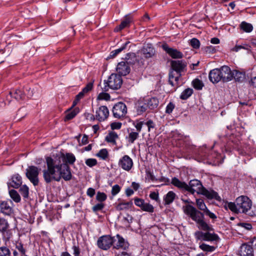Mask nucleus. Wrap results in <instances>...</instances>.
I'll return each mask as SVG.
<instances>
[{"label":"nucleus","mask_w":256,"mask_h":256,"mask_svg":"<svg viewBox=\"0 0 256 256\" xmlns=\"http://www.w3.org/2000/svg\"><path fill=\"white\" fill-rule=\"evenodd\" d=\"M46 161L48 169L44 170V178L46 182H50L52 180L59 181L61 178L65 180L72 178L70 168L67 164H73L76 161L72 154L68 153L64 155L60 153L53 158L48 157Z\"/></svg>","instance_id":"obj_1"},{"label":"nucleus","mask_w":256,"mask_h":256,"mask_svg":"<svg viewBox=\"0 0 256 256\" xmlns=\"http://www.w3.org/2000/svg\"><path fill=\"white\" fill-rule=\"evenodd\" d=\"M182 209L185 214L196 222L200 229L208 231L206 233L202 232H196L195 234L196 238L198 240H217L218 239V236L211 232L210 226L204 221V216L202 212L190 204L183 206Z\"/></svg>","instance_id":"obj_2"},{"label":"nucleus","mask_w":256,"mask_h":256,"mask_svg":"<svg viewBox=\"0 0 256 256\" xmlns=\"http://www.w3.org/2000/svg\"><path fill=\"white\" fill-rule=\"evenodd\" d=\"M186 190L192 194L196 192L198 194H202L207 198H212V194L206 190L202 185L200 182L198 180H191L189 184H188V188Z\"/></svg>","instance_id":"obj_3"},{"label":"nucleus","mask_w":256,"mask_h":256,"mask_svg":"<svg viewBox=\"0 0 256 256\" xmlns=\"http://www.w3.org/2000/svg\"><path fill=\"white\" fill-rule=\"evenodd\" d=\"M122 80L120 76L115 74H112L108 78L107 81L104 82V86L102 90L105 92L108 90L109 88L118 90L122 84Z\"/></svg>","instance_id":"obj_4"},{"label":"nucleus","mask_w":256,"mask_h":256,"mask_svg":"<svg viewBox=\"0 0 256 256\" xmlns=\"http://www.w3.org/2000/svg\"><path fill=\"white\" fill-rule=\"evenodd\" d=\"M236 202L238 208L240 213H246L251 208L252 203L246 196H242L236 198Z\"/></svg>","instance_id":"obj_5"},{"label":"nucleus","mask_w":256,"mask_h":256,"mask_svg":"<svg viewBox=\"0 0 256 256\" xmlns=\"http://www.w3.org/2000/svg\"><path fill=\"white\" fill-rule=\"evenodd\" d=\"M40 170V169L38 170L34 166H30L26 170V176L34 186L38 184V175Z\"/></svg>","instance_id":"obj_6"},{"label":"nucleus","mask_w":256,"mask_h":256,"mask_svg":"<svg viewBox=\"0 0 256 256\" xmlns=\"http://www.w3.org/2000/svg\"><path fill=\"white\" fill-rule=\"evenodd\" d=\"M112 113L115 118H121L124 117L127 114L126 105L122 102H118L113 106Z\"/></svg>","instance_id":"obj_7"},{"label":"nucleus","mask_w":256,"mask_h":256,"mask_svg":"<svg viewBox=\"0 0 256 256\" xmlns=\"http://www.w3.org/2000/svg\"><path fill=\"white\" fill-rule=\"evenodd\" d=\"M118 166L122 170L128 172L133 166V161L128 156L124 155L119 160Z\"/></svg>","instance_id":"obj_8"},{"label":"nucleus","mask_w":256,"mask_h":256,"mask_svg":"<svg viewBox=\"0 0 256 256\" xmlns=\"http://www.w3.org/2000/svg\"><path fill=\"white\" fill-rule=\"evenodd\" d=\"M219 74L222 80L224 82H227L231 80L233 78V74L230 68L226 66H224L218 68Z\"/></svg>","instance_id":"obj_9"},{"label":"nucleus","mask_w":256,"mask_h":256,"mask_svg":"<svg viewBox=\"0 0 256 256\" xmlns=\"http://www.w3.org/2000/svg\"><path fill=\"white\" fill-rule=\"evenodd\" d=\"M109 116V110L106 106H100L96 112V118L99 122H104Z\"/></svg>","instance_id":"obj_10"},{"label":"nucleus","mask_w":256,"mask_h":256,"mask_svg":"<svg viewBox=\"0 0 256 256\" xmlns=\"http://www.w3.org/2000/svg\"><path fill=\"white\" fill-rule=\"evenodd\" d=\"M250 244H244L240 247L238 252L240 256H254V250L252 247V242Z\"/></svg>","instance_id":"obj_11"},{"label":"nucleus","mask_w":256,"mask_h":256,"mask_svg":"<svg viewBox=\"0 0 256 256\" xmlns=\"http://www.w3.org/2000/svg\"><path fill=\"white\" fill-rule=\"evenodd\" d=\"M140 53L145 58H152L156 53V50L151 44H147L144 46L140 50Z\"/></svg>","instance_id":"obj_12"},{"label":"nucleus","mask_w":256,"mask_h":256,"mask_svg":"<svg viewBox=\"0 0 256 256\" xmlns=\"http://www.w3.org/2000/svg\"><path fill=\"white\" fill-rule=\"evenodd\" d=\"M162 48L173 58H180L183 56V54L180 52L176 49L169 47L167 44H162Z\"/></svg>","instance_id":"obj_13"},{"label":"nucleus","mask_w":256,"mask_h":256,"mask_svg":"<svg viewBox=\"0 0 256 256\" xmlns=\"http://www.w3.org/2000/svg\"><path fill=\"white\" fill-rule=\"evenodd\" d=\"M116 70L118 75L126 76L129 74L130 69L128 62H121L118 64Z\"/></svg>","instance_id":"obj_14"},{"label":"nucleus","mask_w":256,"mask_h":256,"mask_svg":"<svg viewBox=\"0 0 256 256\" xmlns=\"http://www.w3.org/2000/svg\"><path fill=\"white\" fill-rule=\"evenodd\" d=\"M172 71L179 73L182 71L186 66V63L184 60H172L171 62Z\"/></svg>","instance_id":"obj_15"},{"label":"nucleus","mask_w":256,"mask_h":256,"mask_svg":"<svg viewBox=\"0 0 256 256\" xmlns=\"http://www.w3.org/2000/svg\"><path fill=\"white\" fill-rule=\"evenodd\" d=\"M136 112L138 115L142 114L146 112L148 108L144 102V99L140 98L136 104Z\"/></svg>","instance_id":"obj_16"},{"label":"nucleus","mask_w":256,"mask_h":256,"mask_svg":"<svg viewBox=\"0 0 256 256\" xmlns=\"http://www.w3.org/2000/svg\"><path fill=\"white\" fill-rule=\"evenodd\" d=\"M208 77L210 81L214 84L218 83L222 80V77L220 76L218 68H215L210 70Z\"/></svg>","instance_id":"obj_17"},{"label":"nucleus","mask_w":256,"mask_h":256,"mask_svg":"<svg viewBox=\"0 0 256 256\" xmlns=\"http://www.w3.org/2000/svg\"><path fill=\"white\" fill-rule=\"evenodd\" d=\"M22 184V178L18 174H15L12 177V181L8 184V186L18 188Z\"/></svg>","instance_id":"obj_18"},{"label":"nucleus","mask_w":256,"mask_h":256,"mask_svg":"<svg viewBox=\"0 0 256 256\" xmlns=\"http://www.w3.org/2000/svg\"><path fill=\"white\" fill-rule=\"evenodd\" d=\"M147 107L150 110H154L158 105V100L155 98H144Z\"/></svg>","instance_id":"obj_19"},{"label":"nucleus","mask_w":256,"mask_h":256,"mask_svg":"<svg viewBox=\"0 0 256 256\" xmlns=\"http://www.w3.org/2000/svg\"><path fill=\"white\" fill-rule=\"evenodd\" d=\"M180 74L171 71L169 74V82L172 86H175L178 84Z\"/></svg>","instance_id":"obj_20"},{"label":"nucleus","mask_w":256,"mask_h":256,"mask_svg":"<svg viewBox=\"0 0 256 256\" xmlns=\"http://www.w3.org/2000/svg\"><path fill=\"white\" fill-rule=\"evenodd\" d=\"M112 244L114 248L118 250H125L130 246L128 241H112Z\"/></svg>","instance_id":"obj_21"},{"label":"nucleus","mask_w":256,"mask_h":256,"mask_svg":"<svg viewBox=\"0 0 256 256\" xmlns=\"http://www.w3.org/2000/svg\"><path fill=\"white\" fill-rule=\"evenodd\" d=\"M118 138V134L114 131L110 132L105 138L106 142L113 145L116 144V140Z\"/></svg>","instance_id":"obj_22"},{"label":"nucleus","mask_w":256,"mask_h":256,"mask_svg":"<svg viewBox=\"0 0 256 256\" xmlns=\"http://www.w3.org/2000/svg\"><path fill=\"white\" fill-rule=\"evenodd\" d=\"M176 194L172 191L168 192L164 197V204H172L176 198Z\"/></svg>","instance_id":"obj_23"},{"label":"nucleus","mask_w":256,"mask_h":256,"mask_svg":"<svg viewBox=\"0 0 256 256\" xmlns=\"http://www.w3.org/2000/svg\"><path fill=\"white\" fill-rule=\"evenodd\" d=\"M0 211L5 214H10L12 212V208L7 202H3L0 204Z\"/></svg>","instance_id":"obj_24"},{"label":"nucleus","mask_w":256,"mask_h":256,"mask_svg":"<svg viewBox=\"0 0 256 256\" xmlns=\"http://www.w3.org/2000/svg\"><path fill=\"white\" fill-rule=\"evenodd\" d=\"M172 184L184 190H186V188H188V184L184 182H181L178 178H174L172 180Z\"/></svg>","instance_id":"obj_25"},{"label":"nucleus","mask_w":256,"mask_h":256,"mask_svg":"<svg viewBox=\"0 0 256 256\" xmlns=\"http://www.w3.org/2000/svg\"><path fill=\"white\" fill-rule=\"evenodd\" d=\"M112 241H97V245L103 250H107L112 246Z\"/></svg>","instance_id":"obj_26"},{"label":"nucleus","mask_w":256,"mask_h":256,"mask_svg":"<svg viewBox=\"0 0 256 256\" xmlns=\"http://www.w3.org/2000/svg\"><path fill=\"white\" fill-rule=\"evenodd\" d=\"M132 206V202H122L120 203L116 206V209L118 210H128Z\"/></svg>","instance_id":"obj_27"},{"label":"nucleus","mask_w":256,"mask_h":256,"mask_svg":"<svg viewBox=\"0 0 256 256\" xmlns=\"http://www.w3.org/2000/svg\"><path fill=\"white\" fill-rule=\"evenodd\" d=\"M10 96L14 97L17 100H22L24 96L22 92L20 89H17L14 92H10Z\"/></svg>","instance_id":"obj_28"},{"label":"nucleus","mask_w":256,"mask_h":256,"mask_svg":"<svg viewBox=\"0 0 256 256\" xmlns=\"http://www.w3.org/2000/svg\"><path fill=\"white\" fill-rule=\"evenodd\" d=\"M96 156L102 160H106L108 158L109 154L106 148H102Z\"/></svg>","instance_id":"obj_29"},{"label":"nucleus","mask_w":256,"mask_h":256,"mask_svg":"<svg viewBox=\"0 0 256 256\" xmlns=\"http://www.w3.org/2000/svg\"><path fill=\"white\" fill-rule=\"evenodd\" d=\"M130 43L129 42H125L120 48L116 49L110 52L108 58H114L118 54L120 53L122 50H124L127 45Z\"/></svg>","instance_id":"obj_30"},{"label":"nucleus","mask_w":256,"mask_h":256,"mask_svg":"<svg viewBox=\"0 0 256 256\" xmlns=\"http://www.w3.org/2000/svg\"><path fill=\"white\" fill-rule=\"evenodd\" d=\"M138 136L139 133L138 132L132 131L129 132L126 138L129 143L132 144L138 138Z\"/></svg>","instance_id":"obj_31"},{"label":"nucleus","mask_w":256,"mask_h":256,"mask_svg":"<svg viewBox=\"0 0 256 256\" xmlns=\"http://www.w3.org/2000/svg\"><path fill=\"white\" fill-rule=\"evenodd\" d=\"M225 207L226 208H229L232 212L234 213H240L238 208L236 202H228L226 204Z\"/></svg>","instance_id":"obj_32"},{"label":"nucleus","mask_w":256,"mask_h":256,"mask_svg":"<svg viewBox=\"0 0 256 256\" xmlns=\"http://www.w3.org/2000/svg\"><path fill=\"white\" fill-rule=\"evenodd\" d=\"M240 28L246 32H250L253 30L252 24L245 22H242L240 24Z\"/></svg>","instance_id":"obj_33"},{"label":"nucleus","mask_w":256,"mask_h":256,"mask_svg":"<svg viewBox=\"0 0 256 256\" xmlns=\"http://www.w3.org/2000/svg\"><path fill=\"white\" fill-rule=\"evenodd\" d=\"M241 49H244L247 50L248 52H250V46L246 44H243L242 45L236 44V46L232 49V50L233 52H238Z\"/></svg>","instance_id":"obj_34"},{"label":"nucleus","mask_w":256,"mask_h":256,"mask_svg":"<svg viewBox=\"0 0 256 256\" xmlns=\"http://www.w3.org/2000/svg\"><path fill=\"white\" fill-rule=\"evenodd\" d=\"M130 22V18H126V19L123 20L118 26L115 28V31L118 32L128 26Z\"/></svg>","instance_id":"obj_35"},{"label":"nucleus","mask_w":256,"mask_h":256,"mask_svg":"<svg viewBox=\"0 0 256 256\" xmlns=\"http://www.w3.org/2000/svg\"><path fill=\"white\" fill-rule=\"evenodd\" d=\"M9 194L10 198L16 202H19L20 201V197L18 192L14 190H12L9 191Z\"/></svg>","instance_id":"obj_36"},{"label":"nucleus","mask_w":256,"mask_h":256,"mask_svg":"<svg viewBox=\"0 0 256 256\" xmlns=\"http://www.w3.org/2000/svg\"><path fill=\"white\" fill-rule=\"evenodd\" d=\"M193 90L192 88H188L184 90L181 94L180 98L182 100H186L192 94Z\"/></svg>","instance_id":"obj_37"},{"label":"nucleus","mask_w":256,"mask_h":256,"mask_svg":"<svg viewBox=\"0 0 256 256\" xmlns=\"http://www.w3.org/2000/svg\"><path fill=\"white\" fill-rule=\"evenodd\" d=\"M80 112L79 108H75L72 111L68 112L64 120H68L73 118Z\"/></svg>","instance_id":"obj_38"},{"label":"nucleus","mask_w":256,"mask_h":256,"mask_svg":"<svg viewBox=\"0 0 256 256\" xmlns=\"http://www.w3.org/2000/svg\"><path fill=\"white\" fill-rule=\"evenodd\" d=\"M20 192L24 198L28 197L29 188L26 185H22L20 189Z\"/></svg>","instance_id":"obj_39"},{"label":"nucleus","mask_w":256,"mask_h":256,"mask_svg":"<svg viewBox=\"0 0 256 256\" xmlns=\"http://www.w3.org/2000/svg\"><path fill=\"white\" fill-rule=\"evenodd\" d=\"M196 204L199 210L204 212L207 210V208L204 202V200L200 198L196 200Z\"/></svg>","instance_id":"obj_40"},{"label":"nucleus","mask_w":256,"mask_h":256,"mask_svg":"<svg viewBox=\"0 0 256 256\" xmlns=\"http://www.w3.org/2000/svg\"><path fill=\"white\" fill-rule=\"evenodd\" d=\"M232 74H233V78L236 81L240 82L244 78V74L241 72L236 70L232 72Z\"/></svg>","instance_id":"obj_41"},{"label":"nucleus","mask_w":256,"mask_h":256,"mask_svg":"<svg viewBox=\"0 0 256 256\" xmlns=\"http://www.w3.org/2000/svg\"><path fill=\"white\" fill-rule=\"evenodd\" d=\"M107 196L105 193L100 192H97L96 195V200L97 201L103 203V202H104Z\"/></svg>","instance_id":"obj_42"},{"label":"nucleus","mask_w":256,"mask_h":256,"mask_svg":"<svg viewBox=\"0 0 256 256\" xmlns=\"http://www.w3.org/2000/svg\"><path fill=\"white\" fill-rule=\"evenodd\" d=\"M193 86L194 88L200 90L204 86L203 83L198 79H195L192 81Z\"/></svg>","instance_id":"obj_43"},{"label":"nucleus","mask_w":256,"mask_h":256,"mask_svg":"<svg viewBox=\"0 0 256 256\" xmlns=\"http://www.w3.org/2000/svg\"><path fill=\"white\" fill-rule=\"evenodd\" d=\"M8 222L4 218H0V231L4 232L8 228Z\"/></svg>","instance_id":"obj_44"},{"label":"nucleus","mask_w":256,"mask_h":256,"mask_svg":"<svg viewBox=\"0 0 256 256\" xmlns=\"http://www.w3.org/2000/svg\"><path fill=\"white\" fill-rule=\"evenodd\" d=\"M143 208H142V210L145 212H152L154 210V206L148 204V203H146L143 206Z\"/></svg>","instance_id":"obj_45"},{"label":"nucleus","mask_w":256,"mask_h":256,"mask_svg":"<svg viewBox=\"0 0 256 256\" xmlns=\"http://www.w3.org/2000/svg\"><path fill=\"white\" fill-rule=\"evenodd\" d=\"M200 248L204 251L206 252H212L214 250L215 248L212 246H210L209 245L202 244L200 245Z\"/></svg>","instance_id":"obj_46"},{"label":"nucleus","mask_w":256,"mask_h":256,"mask_svg":"<svg viewBox=\"0 0 256 256\" xmlns=\"http://www.w3.org/2000/svg\"><path fill=\"white\" fill-rule=\"evenodd\" d=\"M121 190V187L118 184H114L112 186L111 194L112 196H116Z\"/></svg>","instance_id":"obj_47"},{"label":"nucleus","mask_w":256,"mask_h":256,"mask_svg":"<svg viewBox=\"0 0 256 256\" xmlns=\"http://www.w3.org/2000/svg\"><path fill=\"white\" fill-rule=\"evenodd\" d=\"M190 46L194 48H198L200 46V41L195 38H192L190 42Z\"/></svg>","instance_id":"obj_48"},{"label":"nucleus","mask_w":256,"mask_h":256,"mask_svg":"<svg viewBox=\"0 0 256 256\" xmlns=\"http://www.w3.org/2000/svg\"><path fill=\"white\" fill-rule=\"evenodd\" d=\"M0 256H10V250L6 247L0 248Z\"/></svg>","instance_id":"obj_49"},{"label":"nucleus","mask_w":256,"mask_h":256,"mask_svg":"<svg viewBox=\"0 0 256 256\" xmlns=\"http://www.w3.org/2000/svg\"><path fill=\"white\" fill-rule=\"evenodd\" d=\"M110 96L109 94L106 92H100L98 96V99L108 100L110 99Z\"/></svg>","instance_id":"obj_50"},{"label":"nucleus","mask_w":256,"mask_h":256,"mask_svg":"<svg viewBox=\"0 0 256 256\" xmlns=\"http://www.w3.org/2000/svg\"><path fill=\"white\" fill-rule=\"evenodd\" d=\"M134 204L140 207L141 209L143 208V206L145 204V202L144 200L140 198H135L134 199Z\"/></svg>","instance_id":"obj_51"},{"label":"nucleus","mask_w":256,"mask_h":256,"mask_svg":"<svg viewBox=\"0 0 256 256\" xmlns=\"http://www.w3.org/2000/svg\"><path fill=\"white\" fill-rule=\"evenodd\" d=\"M104 204L102 202H100V203L97 204L95 206H94L92 210L94 212H96L104 208Z\"/></svg>","instance_id":"obj_52"},{"label":"nucleus","mask_w":256,"mask_h":256,"mask_svg":"<svg viewBox=\"0 0 256 256\" xmlns=\"http://www.w3.org/2000/svg\"><path fill=\"white\" fill-rule=\"evenodd\" d=\"M85 162L88 166L92 167L97 164V160L94 158H88L86 160Z\"/></svg>","instance_id":"obj_53"},{"label":"nucleus","mask_w":256,"mask_h":256,"mask_svg":"<svg viewBox=\"0 0 256 256\" xmlns=\"http://www.w3.org/2000/svg\"><path fill=\"white\" fill-rule=\"evenodd\" d=\"M175 107V105L172 102H170L168 104L166 107V114H170L172 112L173 110Z\"/></svg>","instance_id":"obj_54"},{"label":"nucleus","mask_w":256,"mask_h":256,"mask_svg":"<svg viewBox=\"0 0 256 256\" xmlns=\"http://www.w3.org/2000/svg\"><path fill=\"white\" fill-rule=\"evenodd\" d=\"M16 247L17 249L21 253V256H22L23 255L25 254V250L23 248L22 245L21 244V243H18L16 244Z\"/></svg>","instance_id":"obj_55"},{"label":"nucleus","mask_w":256,"mask_h":256,"mask_svg":"<svg viewBox=\"0 0 256 256\" xmlns=\"http://www.w3.org/2000/svg\"><path fill=\"white\" fill-rule=\"evenodd\" d=\"M122 126L120 122H113L111 124L110 127L112 130H119Z\"/></svg>","instance_id":"obj_56"},{"label":"nucleus","mask_w":256,"mask_h":256,"mask_svg":"<svg viewBox=\"0 0 256 256\" xmlns=\"http://www.w3.org/2000/svg\"><path fill=\"white\" fill-rule=\"evenodd\" d=\"M150 197L151 199L158 201L159 198L158 194L157 192H151L150 194Z\"/></svg>","instance_id":"obj_57"},{"label":"nucleus","mask_w":256,"mask_h":256,"mask_svg":"<svg viewBox=\"0 0 256 256\" xmlns=\"http://www.w3.org/2000/svg\"><path fill=\"white\" fill-rule=\"evenodd\" d=\"M84 116L87 120L90 121H94V120H96V115L94 116L92 114L90 113L86 112L84 114Z\"/></svg>","instance_id":"obj_58"},{"label":"nucleus","mask_w":256,"mask_h":256,"mask_svg":"<svg viewBox=\"0 0 256 256\" xmlns=\"http://www.w3.org/2000/svg\"><path fill=\"white\" fill-rule=\"evenodd\" d=\"M93 87V84L92 83H88L83 89L82 91L85 93H87L90 92Z\"/></svg>","instance_id":"obj_59"},{"label":"nucleus","mask_w":256,"mask_h":256,"mask_svg":"<svg viewBox=\"0 0 256 256\" xmlns=\"http://www.w3.org/2000/svg\"><path fill=\"white\" fill-rule=\"evenodd\" d=\"M144 124V122H138L136 124H135V127L138 131L137 132L138 133L141 131Z\"/></svg>","instance_id":"obj_60"},{"label":"nucleus","mask_w":256,"mask_h":256,"mask_svg":"<svg viewBox=\"0 0 256 256\" xmlns=\"http://www.w3.org/2000/svg\"><path fill=\"white\" fill-rule=\"evenodd\" d=\"M86 194L90 197L92 198L95 194V190L91 188H88L86 191Z\"/></svg>","instance_id":"obj_61"},{"label":"nucleus","mask_w":256,"mask_h":256,"mask_svg":"<svg viewBox=\"0 0 256 256\" xmlns=\"http://www.w3.org/2000/svg\"><path fill=\"white\" fill-rule=\"evenodd\" d=\"M145 124L148 127V131H150L151 128H153L154 127V122L151 120H148V122H146L145 123Z\"/></svg>","instance_id":"obj_62"},{"label":"nucleus","mask_w":256,"mask_h":256,"mask_svg":"<svg viewBox=\"0 0 256 256\" xmlns=\"http://www.w3.org/2000/svg\"><path fill=\"white\" fill-rule=\"evenodd\" d=\"M204 212H206V214L208 215L210 218L215 219L216 218V214L210 212L208 209H207V210H206Z\"/></svg>","instance_id":"obj_63"},{"label":"nucleus","mask_w":256,"mask_h":256,"mask_svg":"<svg viewBox=\"0 0 256 256\" xmlns=\"http://www.w3.org/2000/svg\"><path fill=\"white\" fill-rule=\"evenodd\" d=\"M242 227L244 228L246 230H250L252 228V226L250 224L248 223H242L241 224Z\"/></svg>","instance_id":"obj_64"}]
</instances>
